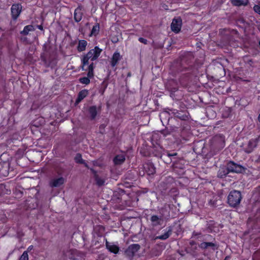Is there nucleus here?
Wrapping results in <instances>:
<instances>
[{
    "label": "nucleus",
    "mask_w": 260,
    "mask_h": 260,
    "mask_svg": "<svg viewBox=\"0 0 260 260\" xmlns=\"http://www.w3.org/2000/svg\"><path fill=\"white\" fill-rule=\"evenodd\" d=\"M233 5L236 6H247L249 3L248 0H231Z\"/></svg>",
    "instance_id": "nucleus-33"
},
{
    "label": "nucleus",
    "mask_w": 260,
    "mask_h": 260,
    "mask_svg": "<svg viewBox=\"0 0 260 260\" xmlns=\"http://www.w3.org/2000/svg\"><path fill=\"white\" fill-rule=\"evenodd\" d=\"M93 69H94V66H93V63L92 62L91 63H90L88 67V69H86L87 70H91V71H93Z\"/></svg>",
    "instance_id": "nucleus-50"
},
{
    "label": "nucleus",
    "mask_w": 260,
    "mask_h": 260,
    "mask_svg": "<svg viewBox=\"0 0 260 260\" xmlns=\"http://www.w3.org/2000/svg\"><path fill=\"white\" fill-rule=\"evenodd\" d=\"M22 7L20 4H13L11 7L12 18L13 20H16L21 12Z\"/></svg>",
    "instance_id": "nucleus-15"
},
{
    "label": "nucleus",
    "mask_w": 260,
    "mask_h": 260,
    "mask_svg": "<svg viewBox=\"0 0 260 260\" xmlns=\"http://www.w3.org/2000/svg\"><path fill=\"white\" fill-rule=\"evenodd\" d=\"M88 111L90 115V119L91 120H94L96 118L98 111L100 112L101 107L100 106L98 109L96 106H90L89 107Z\"/></svg>",
    "instance_id": "nucleus-19"
},
{
    "label": "nucleus",
    "mask_w": 260,
    "mask_h": 260,
    "mask_svg": "<svg viewBox=\"0 0 260 260\" xmlns=\"http://www.w3.org/2000/svg\"><path fill=\"white\" fill-rule=\"evenodd\" d=\"M254 11L260 15V4L255 5L253 7Z\"/></svg>",
    "instance_id": "nucleus-47"
},
{
    "label": "nucleus",
    "mask_w": 260,
    "mask_h": 260,
    "mask_svg": "<svg viewBox=\"0 0 260 260\" xmlns=\"http://www.w3.org/2000/svg\"><path fill=\"white\" fill-rule=\"evenodd\" d=\"M200 234H201L200 233L198 234L197 233H196L195 232H193V234H192V235L194 236H196L200 235Z\"/></svg>",
    "instance_id": "nucleus-58"
},
{
    "label": "nucleus",
    "mask_w": 260,
    "mask_h": 260,
    "mask_svg": "<svg viewBox=\"0 0 260 260\" xmlns=\"http://www.w3.org/2000/svg\"><path fill=\"white\" fill-rule=\"evenodd\" d=\"M256 162H260V155H259L258 158L256 160Z\"/></svg>",
    "instance_id": "nucleus-60"
},
{
    "label": "nucleus",
    "mask_w": 260,
    "mask_h": 260,
    "mask_svg": "<svg viewBox=\"0 0 260 260\" xmlns=\"http://www.w3.org/2000/svg\"><path fill=\"white\" fill-rule=\"evenodd\" d=\"M93 76H94L93 71L88 70L87 77L89 78H91L93 77Z\"/></svg>",
    "instance_id": "nucleus-48"
},
{
    "label": "nucleus",
    "mask_w": 260,
    "mask_h": 260,
    "mask_svg": "<svg viewBox=\"0 0 260 260\" xmlns=\"http://www.w3.org/2000/svg\"><path fill=\"white\" fill-rule=\"evenodd\" d=\"M107 86H108L107 82L105 80L103 81V82L102 83V84H101L100 89H99V92L102 95L104 94L105 90L106 89Z\"/></svg>",
    "instance_id": "nucleus-41"
},
{
    "label": "nucleus",
    "mask_w": 260,
    "mask_h": 260,
    "mask_svg": "<svg viewBox=\"0 0 260 260\" xmlns=\"http://www.w3.org/2000/svg\"><path fill=\"white\" fill-rule=\"evenodd\" d=\"M95 183L98 186H102L104 185L105 182V179L100 177L99 175L94 176Z\"/></svg>",
    "instance_id": "nucleus-37"
},
{
    "label": "nucleus",
    "mask_w": 260,
    "mask_h": 260,
    "mask_svg": "<svg viewBox=\"0 0 260 260\" xmlns=\"http://www.w3.org/2000/svg\"><path fill=\"white\" fill-rule=\"evenodd\" d=\"M56 172L58 174L60 175L61 174V171L56 170Z\"/></svg>",
    "instance_id": "nucleus-62"
},
{
    "label": "nucleus",
    "mask_w": 260,
    "mask_h": 260,
    "mask_svg": "<svg viewBox=\"0 0 260 260\" xmlns=\"http://www.w3.org/2000/svg\"><path fill=\"white\" fill-rule=\"evenodd\" d=\"M107 240L105 237H98L94 236V238L92 241V244L96 247H100L101 246L104 245L105 242H106Z\"/></svg>",
    "instance_id": "nucleus-21"
},
{
    "label": "nucleus",
    "mask_w": 260,
    "mask_h": 260,
    "mask_svg": "<svg viewBox=\"0 0 260 260\" xmlns=\"http://www.w3.org/2000/svg\"><path fill=\"white\" fill-rule=\"evenodd\" d=\"M150 221L152 225L153 226H156L161 224V222L162 221L161 216L153 215L150 218Z\"/></svg>",
    "instance_id": "nucleus-28"
},
{
    "label": "nucleus",
    "mask_w": 260,
    "mask_h": 260,
    "mask_svg": "<svg viewBox=\"0 0 260 260\" xmlns=\"http://www.w3.org/2000/svg\"><path fill=\"white\" fill-rule=\"evenodd\" d=\"M197 245V243L195 241L191 240L189 242V245L191 247H193V246H195Z\"/></svg>",
    "instance_id": "nucleus-51"
},
{
    "label": "nucleus",
    "mask_w": 260,
    "mask_h": 260,
    "mask_svg": "<svg viewBox=\"0 0 260 260\" xmlns=\"http://www.w3.org/2000/svg\"><path fill=\"white\" fill-rule=\"evenodd\" d=\"M41 60L43 61L45 66L47 68L51 67V68H53L57 64V60L56 59L50 56L47 59L44 55L41 56Z\"/></svg>",
    "instance_id": "nucleus-12"
},
{
    "label": "nucleus",
    "mask_w": 260,
    "mask_h": 260,
    "mask_svg": "<svg viewBox=\"0 0 260 260\" xmlns=\"http://www.w3.org/2000/svg\"><path fill=\"white\" fill-rule=\"evenodd\" d=\"M139 41L142 43H143L144 44H147V43H148V41L146 39H144L143 38H139Z\"/></svg>",
    "instance_id": "nucleus-49"
},
{
    "label": "nucleus",
    "mask_w": 260,
    "mask_h": 260,
    "mask_svg": "<svg viewBox=\"0 0 260 260\" xmlns=\"http://www.w3.org/2000/svg\"><path fill=\"white\" fill-rule=\"evenodd\" d=\"M159 117L164 126H168L170 122L171 119L173 117L171 116L170 113L166 111L162 112L160 114Z\"/></svg>",
    "instance_id": "nucleus-14"
},
{
    "label": "nucleus",
    "mask_w": 260,
    "mask_h": 260,
    "mask_svg": "<svg viewBox=\"0 0 260 260\" xmlns=\"http://www.w3.org/2000/svg\"><path fill=\"white\" fill-rule=\"evenodd\" d=\"M10 162L9 161L0 162V176L6 177L9 175L10 169Z\"/></svg>",
    "instance_id": "nucleus-13"
},
{
    "label": "nucleus",
    "mask_w": 260,
    "mask_h": 260,
    "mask_svg": "<svg viewBox=\"0 0 260 260\" xmlns=\"http://www.w3.org/2000/svg\"><path fill=\"white\" fill-rule=\"evenodd\" d=\"M64 182V179L62 177L51 180L49 182V186L51 187H57L60 186Z\"/></svg>",
    "instance_id": "nucleus-18"
},
{
    "label": "nucleus",
    "mask_w": 260,
    "mask_h": 260,
    "mask_svg": "<svg viewBox=\"0 0 260 260\" xmlns=\"http://www.w3.org/2000/svg\"><path fill=\"white\" fill-rule=\"evenodd\" d=\"M75 161L77 164H84V160L82 159V155L80 153L76 154L75 157Z\"/></svg>",
    "instance_id": "nucleus-42"
},
{
    "label": "nucleus",
    "mask_w": 260,
    "mask_h": 260,
    "mask_svg": "<svg viewBox=\"0 0 260 260\" xmlns=\"http://www.w3.org/2000/svg\"><path fill=\"white\" fill-rule=\"evenodd\" d=\"M37 26L39 29H40L41 30H43V27L42 25H37Z\"/></svg>",
    "instance_id": "nucleus-55"
},
{
    "label": "nucleus",
    "mask_w": 260,
    "mask_h": 260,
    "mask_svg": "<svg viewBox=\"0 0 260 260\" xmlns=\"http://www.w3.org/2000/svg\"><path fill=\"white\" fill-rule=\"evenodd\" d=\"M170 111L172 112L176 118H179L182 121H186L189 119L188 113L186 111H179L174 109H171Z\"/></svg>",
    "instance_id": "nucleus-9"
},
{
    "label": "nucleus",
    "mask_w": 260,
    "mask_h": 260,
    "mask_svg": "<svg viewBox=\"0 0 260 260\" xmlns=\"http://www.w3.org/2000/svg\"><path fill=\"white\" fill-rule=\"evenodd\" d=\"M83 164L84 165V166H85L86 168H88V169H89V167H88V165L87 164V163H86V162H85V161H84V164Z\"/></svg>",
    "instance_id": "nucleus-59"
},
{
    "label": "nucleus",
    "mask_w": 260,
    "mask_h": 260,
    "mask_svg": "<svg viewBox=\"0 0 260 260\" xmlns=\"http://www.w3.org/2000/svg\"><path fill=\"white\" fill-rule=\"evenodd\" d=\"M213 148L216 151H219L225 146V141L223 137L221 136H215L212 142Z\"/></svg>",
    "instance_id": "nucleus-5"
},
{
    "label": "nucleus",
    "mask_w": 260,
    "mask_h": 260,
    "mask_svg": "<svg viewBox=\"0 0 260 260\" xmlns=\"http://www.w3.org/2000/svg\"><path fill=\"white\" fill-rule=\"evenodd\" d=\"M199 247L202 249H206L209 247H210L213 250H215L218 248V246L215 243L203 242L201 243L199 245Z\"/></svg>",
    "instance_id": "nucleus-20"
},
{
    "label": "nucleus",
    "mask_w": 260,
    "mask_h": 260,
    "mask_svg": "<svg viewBox=\"0 0 260 260\" xmlns=\"http://www.w3.org/2000/svg\"><path fill=\"white\" fill-rule=\"evenodd\" d=\"M256 190L260 192V185L258 187L256 188Z\"/></svg>",
    "instance_id": "nucleus-63"
},
{
    "label": "nucleus",
    "mask_w": 260,
    "mask_h": 260,
    "mask_svg": "<svg viewBox=\"0 0 260 260\" xmlns=\"http://www.w3.org/2000/svg\"><path fill=\"white\" fill-rule=\"evenodd\" d=\"M102 51V49L99 47L95 46L94 49H91L86 55H84L88 59H91L92 61L96 60Z\"/></svg>",
    "instance_id": "nucleus-8"
},
{
    "label": "nucleus",
    "mask_w": 260,
    "mask_h": 260,
    "mask_svg": "<svg viewBox=\"0 0 260 260\" xmlns=\"http://www.w3.org/2000/svg\"><path fill=\"white\" fill-rule=\"evenodd\" d=\"M230 256H226L225 258L224 259V260H230Z\"/></svg>",
    "instance_id": "nucleus-61"
},
{
    "label": "nucleus",
    "mask_w": 260,
    "mask_h": 260,
    "mask_svg": "<svg viewBox=\"0 0 260 260\" xmlns=\"http://www.w3.org/2000/svg\"><path fill=\"white\" fill-rule=\"evenodd\" d=\"M87 45V41L84 40L79 41L78 45L77 46V50L79 52H82L86 49Z\"/></svg>",
    "instance_id": "nucleus-32"
},
{
    "label": "nucleus",
    "mask_w": 260,
    "mask_h": 260,
    "mask_svg": "<svg viewBox=\"0 0 260 260\" xmlns=\"http://www.w3.org/2000/svg\"><path fill=\"white\" fill-rule=\"evenodd\" d=\"M88 91L86 89L81 90L78 94V97L75 101V104H78L81 102V101L88 95Z\"/></svg>",
    "instance_id": "nucleus-29"
},
{
    "label": "nucleus",
    "mask_w": 260,
    "mask_h": 260,
    "mask_svg": "<svg viewBox=\"0 0 260 260\" xmlns=\"http://www.w3.org/2000/svg\"><path fill=\"white\" fill-rule=\"evenodd\" d=\"M152 145L151 151L153 154H154L155 156L161 157L162 148L160 145L158 144L154 145L153 143H152Z\"/></svg>",
    "instance_id": "nucleus-26"
},
{
    "label": "nucleus",
    "mask_w": 260,
    "mask_h": 260,
    "mask_svg": "<svg viewBox=\"0 0 260 260\" xmlns=\"http://www.w3.org/2000/svg\"><path fill=\"white\" fill-rule=\"evenodd\" d=\"M19 260H28V255L26 251L23 252Z\"/></svg>",
    "instance_id": "nucleus-46"
},
{
    "label": "nucleus",
    "mask_w": 260,
    "mask_h": 260,
    "mask_svg": "<svg viewBox=\"0 0 260 260\" xmlns=\"http://www.w3.org/2000/svg\"><path fill=\"white\" fill-rule=\"evenodd\" d=\"M176 155H177V153H167V155L168 156H175Z\"/></svg>",
    "instance_id": "nucleus-53"
},
{
    "label": "nucleus",
    "mask_w": 260,
    "mask_h": 260,
    "mask_svg": "<svg viewBox=\"0 0 260 260\" xmlns=\"http://www.w3.org/2000/svg\"><path fill=\"white\" fill-rule=\"evenodd\" d=\"M34 30H35L34 26L32 25H28L24 27V29L22 31H20V34L24 36H26L28 34L29 31H32Z\"/></svg>",
    "instance_id": "nucleus-35"
},
{
    "label": "nucleus",
    "mask_w": 260,
    "mask_h": 260,
    "mask_svg": "<svg viewBox=\"0 0 260 260\" xmlns=\"http://www.w3.org/2000/svg\"><path fill=\"white\" fill-rule=\"evenodd\" d=\"M106 248L111 253L116 254L119 253L120 250L119 246L113 243L109 242L107 240H106Z\"/></svg>",
    "instance_id": "nucleus-17"
},
{
    "label": "nucleus",
    "mask_w": 260,
    "mask_h": 260,
    "mask_svg": "<svg viewBox=\"0 0 260 260\" xmlns=\"http://www.w3.org/2000/svg\"><path fill=\"white\" fill-rule=\"evenodd\" d=\"M79 81L80 83H81L82 84L87 85L90 83V79L88 77H84L80 78L79 79Z\"/></svg>",
    "instance_id": "nucleus-45"
},
{
    "label": "nucleus",
    "mask_w": 260,
    "mask_h": 260,
    "mask_svg": "<svg viewBox=\"0 0 260 260\" xmlns=\"http://www.w3.org/2000/svg\"><path fill=\"white\" fill-rule=\"evenodd\" d=\"M186 123H182L180 122L177 118L172 117L170 120V122L169 124V127L171 128V129L174 131L175 132L181 131H183L186 126Z\"/></svg>",
    "instance_id": "nucleus-6"
},
{
    "label": "nucleus",
    "mask_w": 260,
    "mask_h": 260,
    "mask_svg": "<svg viewBox=\"0 0 260 260\" xmlns=\"http://www.w3.org/2000/svg\"><path fill=\"white\" fill-rule=\"evenodd\" d=\"M140 248V245L138 244H131L124 250V255L132 259Z\"/></svg>",
    "instance_id": "nucleus-7"
},
{
    "label": "nucleus",
    "mask_w": 260,
    "mask_h": 260,
    "mask_svg": "<svg viewBox=\"0 0 260 260\" xmlns=\"http://www.w3.org/2000/svg\"><path fill=\"white\" fill-rule=\"evenodd\" d=\"M175 85H175V84H173V83H172L171 84L170 86H171V87H172V88H173V87H175Z\"/></svg>",
    "instance_id": "nucleus-64"
},
{
    "label": "nucleus",
    "mask_w": 260,
    "mask_h": 260,
    "mask_svg": "<svg viewBox=\"0 0 260 260\" xmlns=\"http://www.w3.org/2000/svg\"><path fill=\"white\" fill-rule=\"evenodd\" d=\"M122 58V56L120 55V53L117 52H115L111 58V65L112 67H115L117 65L118 61Z\"/></svg>",
    "instance_id": "nucleus-25"
},
{
    "label": "nucleus",
    "mask_w": 260,
    "mask_h": 260,
    "mask_svg": "<svg viewBox=\"0 0 260 260\" xmlns=\"http://www.w3.org/2000/svg\"><path fill=\"white\" fill-rule=\"evenodd\" d=\"M260 141V136H258L257 138L254 139H250L245 146L244 145H241V147L242 148V150L247 154L251 153L255 148L258 142Z\"/></svg>",
    "instance_id": "nucleus-3"
},
{
    "label": "nucleus",
    "mask_w": 260,
    "mask_h": 260,
    "mask_svg": "<svg viewBox=\"0 0 260 260\" xmlns=\"http://www.w3.org/2000/svg\"><path fill=\"white\" fill-rule=\"evenodd\" d=\"M172 232V230L171 227H169V229L167 232H166L164 234L156 237V239H160L161 240H165L168 239L170 235H171Z\"/></svg>",
    "instance_id": "nucleus-34"
},
{
    "label": "nucleus",
    "mask_w": 260,
    "mask_h": 260,
    "mask_svg": "<svg viewBox=\"0 0 260 260\" xmlns=\"http://www.w3.org/2000/svg\"><path fill=\"white\" fill-rule=\"evenodd\" d=\"M125 191L123 189H119L118 191H116L113 194V200L117 203H119L121 200V195L124 194Z\"/></svg>",
    "instance_id": "nucleus-31"
},
{
    "label": "nucleus",
    "mask_w": 260,
    "mask_h": 260,
    "mask_svg": "<svg viewBox=\"0 0 260 260\" xmlns=\"http://www.w3.org/2000/svg\"><path fill=\"white\" fill-rule=\"evenodd\" d=\"M166 87L170 92V96L173 99H174V93L178 90L177 82L174 80H171L167 83Z\"/></svg>",
    "instance_id": "nucleus-10"
},
{
    "label": "nucleus",
    "mask_w": 260,
    "mask_h": 260,
    "mask_svg": "<svg viewBox=\"0 0 260 260\" xmlns=\"http://www.w3.org/2000/svg\"><path fill=\"white\" fill-rule=\"evenodd\" d=\"M88 60H89V59L87 58H86L85 56H83V58L82 59V66H81V69L83 71L87 70L86 69H84V66L88 64V63H89Z\"/></svg>",
    "instance_id": "nucleus-44"
},
{
    "label": "nucleus",
    "mask_w": 260,
    "mask_h": 260,
    "mask_svg": "<svg viewBox=\"0 0 260 260\" xmlns=\"http://www.w3.org/2000/svg\"><path fill=\"white\" fill-rule=\"evenodd\" d=\"M83 13L82 12V8L81 6L77 7L74 14V19L77 22L80 21L82 18Z\"/></svg>",
    "instance_id": "nucleus-22"
},
{
    "label": "nucleus",
    "mask_w": 260,
    "mask_h": 260,
    "mask_svg": "<svg viewBox=\"0 0 260 260\" xmlns=\"http://www.w3.org/2000/svg\"><path fill=\"white\" fill-rule=\"evenodd\" d=\"M143 169L145 172L149 176L153 175L156 172V169L153 164L149 161L144 165Z\"/></svg>",
    "instance_id": "nucleus-16"
},
{
    "label": "nucleus",
    "mask_w": 260,
    "mask_h": 260,
    "mask_svg": "<svg viewBox=\"0 0 260 260\" xmlns=\"http://www.w3.org/2000/svg\"><path fill=\"white\" fill-rule=\"evenodd\" d=\"M214 202L215 201H212V200H210L209 202V204L212 206H214Z\"/></svg>",
    "instance_id": "nucleus-56"
},
{
    "label": "nucleus",
    "mask_w": 260,
    "mask_h": 260,
    "mask_svg": "<svg viewBox=\"0 0 260 260\" xmlns=\"http://www.w3.org/2000/svg\"><path fill=\"white\" fill-rule=\"evenodd\" d=\"M229 173H230V172L228 170L227 167L226 168H221L218 172L217 177L219 178H224Z\"/></svg>",
    "instance_id": "nucleus-30"
},
{
    "label": "nucleus",
    "mask_w": 260,
    "mask_h": 260,
    "mask_svg": "<svg viewBox=\"0 0 260 260\" xmlns=\"http://www.w3.org/2000/svg\"><path fill=\"white\" fill-rule=\"evenodd\" d=\"M11 190L9 186L4 183L0 184V197L5 194H10Z\"/></svg>",
    "instance_id": "nucleus-23"
},
{
    "label": "nucleus",
    "mask_w": 260,
    "mask_h": 260,
    "mask_svg": "<svg viewBox=\"0 0 260 260\" xmlns=\"http://www.w3.org/2000/svg\"><path fill=\"white\" fill-rule=\"evenodd\" d=\"M231 113L232 109L231 108H227L223 112L222 116L225 118L229 117L231 115Z\"/></svg>",
    "instance_id": "nucleus-43"
},
{
    "label": "nucleus",
    "mask_w": 260,
    "mask_h": 260,
    "mask_svg": "<svg viewBox=\"0 0 260 260\" xmlns=\"http://www.w3.org/2000/svg\"><path fill=\"white\" fill-rule=\"evenodd\" d=\"M175 132L174 131L171 129V127H169V126H166V128L164 129H162L160 131V133L163 135L164 136H168L170 135L172 133Z\"/></svg>",
    "instance_id": "nucleus-40"
},
{
    "label": "nucleus",
    "mask_w": 260,
    "mask_h": 260,
    "mask_svg": "<svg viewBox=\"0 0 260 260\" xmlns=\"http://www.w3.org/2000/svg\"><path fill=\"white\" fill-rule=\"evenodd\" d=\"M178 252L179 253V254L181 256H184L185 255V254L184 253L183 251H178Z\"/></svg>",
    "instance_id": "nucleus-54"
},
{
    "label": "nucleus",
    "mask_w": 260,
    "mask_h": 260,
    "mask_svg": "<svg viewBox=\"0 0 260 260\" xmlns=\"http://www.w3.org/2000/svg\"><path fill=\"white\" fill-rule=\"evenodd\" d=\"M236 23L238 26L241 27H246L248 23L243 18H240L236 21Z\"/></svg>",
    "instance_id": "nucleus-39"
},
{
    "label": "nucleus",
    "mask_w": 260,
    "mask_h": 260,
    "mask_svg": "<svg viewBox=\"0 0 260 260\" xmlns=\"http://www.w3.org/2000/svg\"><path fill=\"white\" fill-rule=\"evenodd\" d=\"M105 231V227L102 225H96L93 228V232L98 237H104Z\"/></svg>",
    "instance_id": "nucleus-24"
},
{
    "label": "nucleus",
    "mask_w": 260,
    "mask_h": 260,
    "mask_svg": "<svg viewBox=\"0 0 260 260\" xmlns=\"http://www.w3.org/2000/svg\"><path fill=\"white\" fill-rule=\"evenodd\" d=\"M145 174V171L144 170L142 171V172H140V175L142 176H143Z\"/></svg>",
    "instance_id": "nucleus-57"
},
{
    "label": "nucleus",
    "mask_w": 260,
    "mask_h": 260,
    "mask_svg": "<svg viewBox=\"0 0 260 260\" xmlns=\"http://www.w3.org/2000/svg\"><path fill=\"white\" fill-rule=\"evenodd\" d=\"M170 71L174 76L182 72L187 74L194 75L197 73V69L194 66L187 64L186 59L182 58L174 61L170 67Z\"/></svg>",
    "instance_id": "nucleus-1"
},
{
    "label": "nucleus",
    "mask_w": 260,
    "mask_h": 260,
    "mask_svg": "<svg viewBox=\"0 0 260 260\" xmlns=\"http://www.w3.org/2000/svg\"><path fill=\"white\" fill-rule=\"evenodd\" d=\"M227 167L230 172L237 174H243L246 170V168L235 162L234 161L230 160L227 162Z\"/></svg>",
    "instance_id": "nucleus-4"
},
{
    "label": "nucleus",
    "mask_w": 260,
    "mask_h": 260,
    "mask_svg": "<svg viewBox=\"0 0 260 260\" xmlns=\"http://www.w3.org/2000/svg\"><path fill=\"white\" fill-rule=\"evenodd\" d=\"M125 160V156L123 154L116 155L113 158V162L115 165H120Z\"/></svg>",
    "instance_id": "nucleus-27"
},
{
    "label": "nucleus",
    "mask_w": 260,
    "mask_h": 260,
    "mask_svg": "<svg viewBox=\"0 0 260 260\" xmlns=\"http://www.w3.org/2000/svg\"><path fill=\"white\" fill-rule=\"evenodd\" d=\"M90 171L91 172L94 174V177L95 176V175H98L96 173V171L94 170V169L92 168H90Z\"/></svg>",
    "instance_id": "nucleus-52"
},
{
    "label": "nucleus",
    "mask_w": 260,
    "mask_h": 260,
    "mask_svg": "<svg viewBox=\"0 0 260 260\" xmlns=\"http://www.w3.org/2000/svg\"><path fill=\"white\" fill-rule=\"evenodd\" d=\"M100 31V25L99 23H96L95 25H94L91 29L89 36L91 37L92 36H96Z\"/></svg>",
    "instance_id": "nucleus-38"
},
{
    "label": "nucleus",
    "mask_w": 260,
    "mask_h": 260,
    "mask_svg": "<svg viewBox=\"0 0 260 260\" xmlns=\"http://www.w3.org/2000/svg\"><path fill=\"white\" fill-rule=\"evenodd\" d=\"M198 249V247L196 245L193 246V247L190 246L185 249V251L188 253H190L192 255L196 256L197 255L196 250Z\"/></svg>",
    "instance_id": "nucleus-36"
},
{
    "label": "nucleus",
    "mask_w": 260,
    "mask_h": 260,
    "mask_svg": "<svg viewBox=\"0 0 260 260\" xmlns=\"http://www.w3.org/2000/svg\"><path fill=\"white\" fill-rule=\"evenodd\" d=\"M242 199L241 193L240 191L233 190H232L228 197V204L233 208L238 207Z\"/></svg>",
    "instance_id": "nucleus-2"
},
{
    "label": "nucleus",
    "mask_w": 260,
    "mask_h": 260,
    "mask_svg": "<svg viewBox=\"0 0 260 260\" xmlns=\"http://www.w3.org/2000/svg\"><path fill=\"white\" fill-rule=\"evenodd\" d=\"M182 26V19L180 17L174 18L171 25L172 30L175 32L178 33L180 31Z\"/></svg>",
    "instance_id": "nucleus-11"
}]
</instances>
